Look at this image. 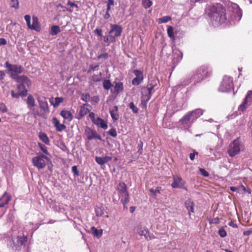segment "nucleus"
I'll list each match as a JSON object with an SVG mask.
<instances>
[{"label":"nucleus","mask_w":252,"mask_h":252,"mask_svg":"<svg viewBox=\"0 0 252 252\" xmlns=\"http://www.w3.org/2000/svg\"><path fill=\"white\" fill-rule=\"evenodd\" d=\"M6 67L11 71V76L15 79L16 81L23 85L26 87H29L31 86L32 83L30 80L26 76L22 75L19 76L17 73H20L22 72L23 69L19 64H6Z\"/></svg>","instance_id":"nucleus-1"},{"label":"nucleus","mask_w":252,"mask_h":252,"mask_svg":"<svg viewBox=\"0 0 252 252\" xmlns=\"http://www.w3.org/2000/svg\"><path fill=\"white\" fill-rule=\"evenodd\" d=\"M210 13L214 19L220 23L225 22L226 20L225 8L220 3H217L209 6Z\"/></svg>","instance_id":"nucleus-2"},{"label":"nucleus","mask_w":252,"mask_h":252,"mask_svg":"<svg viewBox=\"0 0 252 252\" xmlns=\"http://www.w3.org/2000/svg\"><path fill=\"white\" fill-rule=\"evenodd\" d=\"M119 198H121V201L124 207L129 201V193L127 190L126 185L124 182H120L116 187Z\"/></svg>","instance_id":"nucleus-3"},{"label":"nucleus","mask_w":252,"mask_h":252,"mask_svg":"<svg viewBox=\"0 0 252 252\" xmlns=\"http://www.w3.org/2000/svg\"><path fill=\"white\" fill-rule=\"evenodd\" d=\"M37 100L38 102L39 109H36L34 111L33 115L44 118L49 113V108L47 101L45 98L38 97Z\"/></svg>","instance_id":"nucleus-4"},{"label":"nucleus","mask_w":252,"mask_h":252,"mask_svg":"<svg viewBox=\"0 0 252 252\" xmlns=\"http://www.w3.org/2000/svg\"><path fill=\"white\" fill-rule=\"evenodd\" d=\"M244 150V146L239 139L234 140L228 146L227 153L231 157H234Z\"/></svg>","instance_id":"nucleus-5"},{"label":"nucleus","mask_w":252,"mask_h":252,"mask_svg":"<svg viewBox=\"0 0 252 252\" xmlns=\"http://www.w3.org/2000/svg\"><path fill=\"white\" fill-rule=\"evenodd\" d=\"M49 161V158L42 154H39L32 158L33 166L39 169L44 168Z\"/></svg>","instance_id":"nucleus-6"},{"label":"nucleus","mask_w":252,"mask_h":252,"mask_svg":"<svg viewBox=\"0 0 252 252\" xmlns=\"http://www.w3.org/2000/svg\"><path fill=\"white\" fill-rule=\"evenodd\" d=\"M233 88V79L230 76L225 75L219 88V91L221 92H227Z\"/></svg>","instance_id":"nucleus-7"},{"label":"nucleus","mask_w":252,"mask_h":252,"mask_svg":"<svg viewBox=\"0 0 252 252\" xmlns=\"http://www.w3.org/2000/svg\"><path fill=\"white\" fill-rule=\"evenodd\" d=\"M211 74V70H209L205 66H202L201 68L197 69L193 76V79L195 80L194 84L210 76Z\"/></svg>","instance_id":"nucleus-8"},{"label":"nucleus","mask_w":252,"mask_h":252,"mask_svg":"<svg viewBox=\"0 0 252 252\" xmlns=\"http://www.w3.org/2000/svg\"><path fill=\"white\" fill-rule=\"evenodd\" d=\"M252 104V90L247 92V94L239 107L238 110L241 112L244 111L249 106Z\"/></svg>","instance_id":"nucleus-9"},{"label":"nucleus","mask_w":252,"mask_h":252,"mask_svg":"<svg viewBox=\"0 0 252 252\" xmlns=\"http://www.w3.org/2000/svg\"><path fill=\"white\" fill-rule=\"evenodd\" d=\"M135 230L139 236H143L146 240L149 241L152 239V237L150 235L149 231L146 227L138 225L135 228Z\"/></svg>","instance_id":"nucleus-10"},{"label":"nucleus","mask_w":252,"mask_h":252,"mask_svg":"<svg viewBox=\"0 0 252 252\" xmlns=\"http://www.w3.org/2000/svg\"><path fill=\"white\" fill-rule=\"evenodd\" d=\"M185 182L181 177L174 175L173 176V182L171 186L172 188L185 189Z\"/></svg>","instance_id":"nucleus-11"},{"label":"nucleus","mask_w":252,"mask_h":252,"mask_svg":"<svg viewBox=\"0 0 252 252\" xmlns=\"http://www.w3.org/2000/svg\"><path fill=\"white\" fill-rule=\"evenodd\" d=\"M110 27L111 30L109 32V34L113 36L115 39L121 36L122 32V28L121 26L116 24H111Z\"/></svg>","instance_id":"nucleus-12"},{"label":"nucleus","mask_w":252,"mask_h":252,"mask_svg":"<svg viewBox=\"0 0 252 252\" xmlns=\"http://www.w3.org/2000/svg\"><path fill=\"white\" fill-rule=\"evenodd\" d=\"M85 134L89 140H92L94 139H97L100 141L102 140L101 136L98 134L95 130L90 128L87 127L85 129Z\"/></svg>","instance_id":"nucleus-13"},{"label":"nucleus","mask_w":252,"mask_h":252,"mask_svg":"<svg viewBox=\"0 0 252 252\" xmlns=\"http://www.w3.org/2000/svg\"><path fill=\"white\" fill-rule=\"evenodd\" d=\"M194 122L190 113L189 112L187 113L179 121V123H181L182 125L189 127H190Z\"/></svg>","instance_id":"nucleus-14"},{"label":"nucleus","mask_w":252,"mask_h":252,"mask_svg":"<svg viewBox=\"0 0 252 252\" xmlns=\"http://www.w3.org/2000/svg\"><path fill=\"white\" fill-rule=\"evenodd\" d=\"M133 73L136 77L132 79V84L133 85H138L143 80V72L140 70L135 69L134 70Z\"/></svg>","instance_id":"nucleus-15"},{"label":"nucleus","mask_w":252,"mask_h":252,"mask_svg":"<svg viewBox=\"0 0 252 252\" xmlns=\"http://www.w3.org/2000/svg\"><path fill=\"white\" fill-rule=\"evenodd\" d=\"M232 12L234 14V16L236 20H240L242 16V11L239 7V6L235 3L232 4Z\"/></svg>","instance_id":"nucleus-16"},{"label":"nucleus","mask_w":252,"mask_h":252,"mask_svg":"<svg viewBox=\"0 0 252 252\" xmlns=\"http://www.w3.org/2000/svg\"><path fill=\"white\" fill-rule=\"evenodd\" d=\"M27 104L28 108L32 112V114H34V111L35 110L34 108L35 106V101L33 96L30 94L28 96L27 99Z\"/></svg>","instance_id":"nucleus-17"},{"label":"nucleus","mask_w":252,"mask_h":252,"mask_svg":"<svg viewBox=\"0 0 252 252\" xmlns=\"http://www.w3.org/2000/svg\"><path fill=\"white\" fill-rule=\"evenodd\" d=\"M29 28L31 30H34L37 32H39L41 30V27L38 22L37 17L35 16H32V24H31V26H30Z\"/></svg>","instance_id":"nucleus-18"},{"label":"nucleus","mask_w":252,"mask_h":252,"mask_svg":"<svg viewBox=\"0 0 252 252\" xmlns=\"http://www.w3.org/2000/svg\"><path fill=\"white\" fill-rule=\"evenodd\" d=\"M190 113L192 119L195 122V121L201 116L204 112V111L201 109H196L191 111L188 112Z\"/></svg>","instance_id":"nucleus-19"},{"label":"nucleus","mask_w":252,"mask_h":252,"mask_svg":"<svg viewBox=\"0 0 252 252\" xmlns=\"http://www.w3.org/2000/svg\"><path fill=\"white\" fill-rule=\"evenodd\" d=\"M93 123L97 126L104 129H106L108 127L107 122L99 117H97L96 120Z\"/></svg>","instance_id":"nucleus-20"},{"label":"nucleus","mask_w":252,"mask_h":252,"mask_svg":"<svg viewBox=\"0 0 252 252\" xmlns=\"http://www.w3.org/2000/svg\"><path fill=\"white\" fill-rule=\"evenodd\" d=\"M112 158L111 157L105 156L104 157H96L95 161L99 165H102L108 161L111 160Z\"/></svg>","instance_id":"nucleus-21"},{"label":"nucleus","mask_w":252,"mask_h":252,"mask_svg":"<svg viewBox=\"0 0 252 252\" xmlns=\"http://www.w3.org/2000/svg\"><path fill=\"white\" fill-rule=\"evenodd\" d=\"M185 205L189 212V216H190L191 213L194 212V203L190 199H189L185 201Z\"/></svg>","instance_id":"nucleus-22"},{"label":"nucleus","mask_w":252,"mask_h":252,"mask_svg":"<svg viewBox=\"0 0 252 252\" xmlns=\"http://www.w3.org/2000/svg\"><path fill=\"white\" fill-rule=\"evenodd\" d=\"M52 121L57 131H62L66 128L63 124L60 123L59 120L56 117L53 118Z\"/></svg>","instance_id":"nucleus-23"},{"label":"nucleus","mask_w":252,"mask_h":252,"mask_svg":"<svg viewBox=\"0 0 252 252\" xmlns=\"http://www.w3.org/2000/svg\"><path fill=\"white\" fill-rule=\"evenodd\" d=\"M89 111L90 110L89 109L86 107L84 105L80 107L78 114L76 116V118L78 120L82 119L84 116L87 115Z\"/></svg>","instance_id":"nucleus-24"},{"label":"nucleus","mask_w":252,"mask_h":252,"mask_svg":"<svg viewBox=\"0 0 252 252\" xmlns=\"http://www.w3.org/2000/svg\"><path fill=\"white\" fill-rule=\"evenodd\" d=\"M96 216L97 217H103L105 218H108V215H105V210L103 207H96L95 209Z\"/></svg>","instance_id":"nucleus-25"},{"label":"nucleus","mask_w":252,"mask_h":252,"mask_svg":"<svg viewBox=\"0 0 252 252\" xmlns=\"http://www.w3.org/2000/svg\"><path fill=\"white\" fill-rule=\"evenodd\" d=\"M110 113L113 121L118 120L119 116L118 114V108L117 106H114L113 108L110 110Z\"/></svg>","instance_id":"nucleus-26"},{"label":"nucleus","mask_w":252,"mask_h":252,"mask_svg":"<svg viewBox=\"0 0 252 252\" xmlns=\"http://www.w3.org/2000/svg\"><path fill=\"white\" fill-rule=\"evenodd\" d=\"M61 115L68 121H71L73 119V116L71 113L68 110H62L61 112Z\"/></svg>","instance_id":"nucleus-27"},{"label":"nucleus","mask_w":252,"mask_h":252,"mask_svg":"<svg viewBox=\"0 0 252 252\" xmlns=\"http://www.w3.org/2000/svg\"><path fill=\"white\" fill-rule=\"evenodd\" d=\"M10 199V197L5 193L0 198V207H3L8 204Z\"/></svg>","instance_id":"nucleus-28"},{"label":"nucleus","mask_w":252,"mask_h":252,"mask_svg":"<svg viewBox=\"0 0 252 252\" xmlns=\"http://www.w3.org/2000/svg\"><path fill=\"white\" fill-rule=\"evenodd\" d=\"M39 137L40 139L46 145H49L50 140L47 135L43 132H40L39 133Z\"/></svg>","instance_id":"nucleus-29"},{"label":"nucleus","mask_w":252,"mask_h":252,"mask_svg":"<svg viewBox=\"0 0 252 252\" xmlns=\"http://www.w3.org/2000/svg\"><path fill=\"white\" fill-rule=\"evenodd\" d=\"M27 94V90L24 89L20 93H15L14 91L11 92V95L13 98H18L20 96H25Z\"/></svg>","instance_id":"nucleus-30"},{"label":"nucleus","mask_w":252,"mask_h":252,"mask_svg":"<svg viewBox=\"0 0 252 252\" xmlns=\"http://www.w3.org/2000/svg\"><path fill=\"white\" fill-rule=\"evenodd\" d=\"M28 240V237L27 236L23 235L22 236L17 237V243L18 245L23 246L25 245L26 243Z\"/></svg>","instance_id":"nucleus-31"},{"label":"nucleus","mask_w":252,"mask_h":252,"mask_svg":"<svg viewBox=\"0 0 252 252\" xmlns=\"http://www.w3.org/2000/svg\"><path fill=\"white\" fill-rule=\"evenodd\" d=\"M190 82V80L189 79H187L184 80L183 82H182L180 84L176 86L174 88L176 89H181L185 86L188 85Z\"/></svg>","instance_id":"nucleus-32"},{"label":"nucleus","mask_w":252,"mask_h":252,"mask_svg":"<svg viewBox=\"0 0 252 252\" xmlns=\"http://www.w3.org/2000/svg\"><path fill=\"white\" fill-rule=\"evenodd\" d=\"M92 233L94 235V236L100 237L102 234V231L101 229L98 230L94 226H93L91 227Z\"/></svg>","instance_id":"nucleus-33"},{"label":"nucleus","mask_w":252,"mask_h":252,"mask_svg":"<svg viewBox=\"0 0 252 252\" xmlns=\"http://www.w3.org/2000/svg\"><path fill=\"white\" fill-rule=\"evenodd\" d=\"M60 32V29L58 26H52L51 28L50 34L52 35H57Z\"/></svg>","instance_id":"nucleus-34"},{"label":"nucleus","mask_w":252,"mask_h":252,"mask_svg":"<svg viewBox=\"0 0 252 252\" xmlns=\"http://www.w3.org/2000/svg\"><path fill=\"white\" fill-rule=\"evenodd\" d=\"M142 100L141 102L142 104H146L148 101L150 99L151 96V94H147L145 93L144 91L142 92Z\"/></svg>","instance_id":"nucleus-35"},{"label":"nucleus","mask_w":252,"mask_h":252,"mask_svg":"<svg viewBox=\"0 0 252 252\" xmlns=\"http://www.w3.org/2000/svg\"><path fill=\"white\" fill-rule=\"evenodd\" d=\"M171 20V17L169 16H165L158 20V24L165 23Z\"/></svg>","instance_id":"nucleus-36"},{"label":"nucleus","mask_w":252,"mask_h":252,"mask_svg":"<svg viewBox=\"0 0 252 252\" xmlns=\"http://www.w3.org/2000/svg\"><path fill=\"white\" fill-rule=\"evenodd\" d=\"M63 101V98L62 97H57L55 98V102H53V100H50V103L54 106V107H56L58 106L60 103H61Z\"/></svg>","instance_id":"nucleus-37"},{"label":"nucleus","mask_w":252,"mask_h":252,"mask_svg":"<svg viewBox=\"0 0 252 252\" xmlns=\"http://www.w3.org/2000/svg\"><path fill=\"white\" fill-rule=\"evenodd\" d=\"M103 87L104 89L108 90L112 87V84L110 80L104 79L102 83Z\"/></svg>","instance_id":"nucleus-38"},{"label":"nucleus","mask_w":252,"mask_h":252,"mask_svg":"<svg viewBox=\"0 0 252 252\" xmlns=\"http://www.w3.org/2000/svg\"><path fill=\"white\" fill-rule=\"evenodd\" d=\"M115 92L117 94H118L120 92L122 91L123 90V84L121 82L117 83L115 84Z\"/></svg>","instance_id":"nucleus-39"},{"label":"nucleus","mask_w":252,"mask_h":252,"mask_svg":"<svg viewBox=\"0 0 252 252\" xmlns=\"http://www.w3.org/2000/svg\"><path fill=\"white\" fill-rule=\"evenodd\" d=\"M10 6L15 9H18L19 8V0H10Z\"/></svg>","instance_id":"nucleus-40"},{"label":"nucleus","mask_w":252,"mask_h":252,"mask_svg":"<svg viewBox=\"0 0 252 252\" xmlns=\"http://www.w3.org/2000/svg\"><path fill=\"white\" fill-rule=\"evenodd\" d=\"M143 7L145 8H148L152 5V1L151 0H141Z\"/></svg>","instance_id":"nucleus-41"},{"label":"nucleus","mask_w":252,"mask_h":252,"mask_svg":"<svg viewBox=\"0 0 252 252\" xmlns=\"http://www.w3.org/2000/svg\"><path fill=\"white\" fill-rule=\"evenodd\" d=\"M167 32L168 36L170 38H173L174 36V29L172 26H168L167 30Z\"/></svg>","instance_id":"nucleus-42"},{"label":"nucleus","mask_w":252,"mask_h":252,"mask_svg":"<svg viewBox=\"0 0 252 252\" xmlns=\"http://www.w3.org/2000/svg\"><path fill=\"white\" fill-rule=\"evenodd\" d=\"M104 41L105 42H109L113 43L116 41V39H115L113 36H111V35L109 34L108 36H105L104 37Z\"/></svg>","instance_id":"nucleus-43"},{"label":"nucleus","mask_w":252,"mask_h":252,"mask_svg":"<svg viewBox=\"0 0 252 252\" xmlns=\"http://www.w3.org/2000/svg\"><path fill=\"white\" fill-rule=\"evenodd\" d=\"M129 108L132 110V112L135 113V114H136L138 113V109L137 107H136L133 102H130L129 104Z\"/></svg>","instance_id":"nucleus-44"},{"label":"nucleus","mask_w":252,"mask_h":252,"mask_svg":"<svg viewBox=\"0 0 252 252\" xmlns=\"http://www.w3.org/2000/svg\"><path fill=\"white\" fill-rule=\"evenodd\" d=\"M101 74L100 72L99 73V74L94 75L92 77V80H93L94 81H95V82L99 81L101 80Z\"/></svg>","instance_id":"nucleus-45"},{"label":"nucleus","mask_w":252,"mask_h":252,"mask_svg":"<svg viewBox=\"0 0 252 252\" xmlns=\"http://www.w3.org/2000/svg\"><path fill=\"white\" fill-rule=\"evenodd\" d=\"M108 134L113 137H116L117 135L116 130L115 128H111L108 131Z\"/></svg>","instance_id":"nucleus-46"},{"label":"nucleus","mask_w":252,"mask_h":252,"mask_svg":"<svg viewBox=\"0 0 252 252\" xmlns=\"http://www.w3.org/2000/svg\"><path fill=\"white\" fill-rule=\"evenodd\" d=\"M218 233H219V235L221 237L223 238V237H225L226 236V232L222 228H221L219 229Z\"/></svg>","instance_id":"nucleus-47"},{"label":"nucleus","mask_w":252,"mask_h":252,"mask_svg":"<svg viewBox=\"0 0 252 252\" xmlns=\"http://www.w3.org/2000/svg\"><path fill=\"white\" fill-rule=\"evenodd\" d=\"M161 189V187H158L156 189H149L150 191L153 193L155 196L156 195L157 193H160V190Z\"/></svg>","instance_id":"nucleus-48"},{"label":"nucleus","mask_w":252,"mask_h":252,"mask_svg":"<svg viewBox=\"0 0 252 252\" xmlns=\"http://www.w3.org/2000/svg\"><path fill=\"white\" fill-rule=\"evenodd\" d=\"M24 18H25V21H26L27 26L29 28V27L31 26V16L29 15H26L25 16Z\"/></svg>","instance_id":"nucleus-49"},{"label":"nucleus","mask_w":252,"mask_h":252,"mask_svg":"<svg viewBox=\"0 0 252 252\" xmlns=\"http://www.w3.org/2000/svg\"><path fill=\"white\" fill-rule=\"evenodd\" d=\"M143 143L142 141H140V144H138L137 148H138V153L139 154V155H141L143 153Z\"/></svg>","instance_id":"nucleus-50"},{"label":"nucleus","mask_w":252,"mask_h":252,"mask_svg":"<svg viewBox=\"0 0 252 252\" xmlns=\"http://www.w3.org/2000/svg\"><path fill=\"white\" fill-rule=\"evenodd\" d=\"M7 111V109L3 103H0V112L5 113Z\"/></svg>","instance_id":"nucleus-51"},{"label":"nucleus","mask_w":252,"mask_h":252,"mask_svg":"<svg viewBox=\"0 0 252 252\" xmlns=\"http://www.w3.org/2000/svg\"><path fill=\"white\" fill-rule=\"evenodd\" d=\"M38 145H39V146L40 147V148L41 150V151L44 154H45L46 155H48V150H47V149L46 147H45V146L42 145L40 143H39Z\"/></svg>","instance_id":"nucleus-52"},{"label":"nucleus","mask_w":252,"mask_h":252,"mask_svg":"<svg viewBox=\"0 0 252 252\" xmlns=\"http://www.w3.org/2000/svg\"><path fill=\"white\" fill-rule=\"evenodd\" d=\"M199 171H200L201 175L202 176H203L204 177H207L209 176V173L207 171H206L204 169L200 168L199 169Z\"/></svg>","instance_id":"nucleus-53"},{"label":"nucleus","mask_w":252,"mask_h":252,"mask_svg":"<svg viewBox=\"0 0 252 252\" xmlns=\"http://www.w3.org/2000/svg\"><path fill=\"white\" fill-rule=\"evenodd\" d=\"M109 55L107 53H103L98 56V59L99 60L104 59L106 60L108 58Z\"/></svg>","instance_id":"nucleus-54"},{"label":"nucleus","mask_w":252,"mask_h":252,"mask_svg":"<svg viewBox=\"0 0 252 252\" xmlns=\"http://www.w3.org/2000/svg\"><path fill=\"white\" fill-rule=\"evenodd\" d=\"M153 89H154V86H152L151 87H148L146 89V90H144L143 91L145 92V93L149 94H150L151 95H152V91L153 90Z\"/></svg>","instance_id":"nucleus-55"},{"label":"nucleus","mask_w":252,"mask_h":252,"mask_svg":"<svg viewBox=\"0 0 252 252\" xmlns=\"http://www.w3.org/2000/svg\"><path fill=\"white\" fill-rule=\"evenodd\" d=\"M72 172L74 173V175L78 176H79V172L78 171L77 167L76 166H73L71 168Z\"/></svg>","instance_id":"nucleus-56"},{"label":"nucleus","mask_w":252,"mask_h":252,"mask_svg":"<svg viewBox=\"0 0 252 252\" xmlns=\"http://www.w3.org/2000/svg\"><path fill=\"white\" fill-rule=\"evenodd\" d=\"M33 223L32 222H30L29 223V228L31 229V230L32 231L31 236H32L33 232L35 231L38 228V226H36V227H33Z\"/></svg>","instance_id":"nucleus-57"},{"label":"nucleus","mask_w":252,"mask_h":252,"mask_svg":"<svg viewBox=\"0 0 252 252\" xmlns=\"http://www.w3.org/2000/svg\"><path fill=\"white\" fill-rule=\"evenodd\" d=\"M94 32L96 33L98 36H99L100 37H102V30L100 29H96Z\"/></svg>","instance_id":"nucleus-58"},{"label":"nucleus","mask_w":252,"mask_h":252,"mask_svg":"<svg viewBox=\"0 0 252 252\" xmlns=\"http://www.w3.org/2000/svg\"><path fill=\"white\" fill-rule=\"evenodd\" d=\"M89 116L93 123L96 120V118H95V114L94 112H90Z\"/></svg>","instance_id":"nucleus-59"},{"label":"nucleus","mask_w":252,"mask_h":252,"mask_svg":"<svg viewBox=\"0 0 252 252\" xmlns=\"http://www.w3.org/2000/svg\"><path fill=\"white\" fill-rule=\"evenodd\" d=\"M17 89L19 91V93H20L22 91L24 90V89H26V87H25L23 85H22L21 84H19L17 86Z\"/></svg>","instance_id":"nucleus-60"},{"label":"nucleus","mask_w":252,"mask_h":252,"mask_svg":"<svg viewBox=\"0 0 252 252\" xmlns=\"http://www.w3.org/2000/svg\"><path fill=\"white\" fill-rule=\"evenodd\" d=\"M220 219L218 217H217L216 218H214L213 220H212L211 221H210V223H215L218 224L219 223Z\"/></svg>","instance_id":"nucleus-61"},{"label":"nucleus","mask_w":252,"mask_h":252,"mask_svg":"<svg viewBox=\"0 0 252 252\" xmlns=\"http://www.w3.org/2000/svg\"><path fill=\"white\" fill-rule=\"evenodd\" d=\"M6 44H7V41L5 38H0V46L5 45Z\"/></svg>","instance_id":"nucleus-62"},{"label":"nucleus","mask_w":252,"mask_h":252,"mask_svg":"<svg viewBox=\"0 0 252 252\" xmlns=\"http://www.w3.org/2000/svg\"><path fill=\"white\" fill-rule=\"evenodd\" d=\"M198 154V153L196 152H193L192 153H190L189 155V158L191 160H194L195 155H197Z\"/></svg>","instance_id":"nucleus-63"},{"label":"nucleus","mask_w":252,"mask_h":252,"mask_svg":"<svg viewBox=\"0 0 252 252\" xmlns=\"http://www.w3.org/2000/svg\"><path fill=\"white\" fill-rule=\"evenodd\" d=\"M228 225L232 227L233 228H237V225L234 223L233 221H230L228 223Z\"/></svg>","instance_id":"nucleus-64"}]
</instances>
